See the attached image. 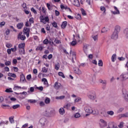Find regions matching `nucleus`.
I'll return each instance as SVG.
<instances>
[{
	"mask_svg": "<svg viewBox=\"0 0 128 128\" xmlns=\"http://www.w3.org/2000/svg\"><path fill=\"white\" fill-rule=\"evenodd\" d=\"M122 118H128V112H126L122 115Z\"/></svg>",
	"mask_w": 128,
	"mask_h": 128,
	"instance_id": "obj_52",
	"label": "nucleus"
},
{
	"mask_svg": "<svg viewBox=\"0 0 128 128\" xmlns=\"http://www.w3.org/2000/svg\"><path fill=\"white\" fill-rule=\"evenodd\" d=\"M66 98L65 96H56V100H64V98Z\"/></svg>",
	"mask_w": 128,
	"mask_h": 128,
	"instance_id": "obj_27",
	"label": "nucleus"
},
{
	"mask_svg": "<svg viewBox=\"0 0 128 128\" xmlns=\"http://www.w3.org/2000/svg\"><path fill=\"white\" fill-rule=\"evenodd\" d=\"M70 44L72 46H74L76 44V41L74 40H72L71 42H70Z\"/></svg>",
	"mask_w": 128,
	"mask_h": 128,
	"instance_id": "obj_33",
	"label": "nucleus"
},
{
	"mask_svg": "<svg viewBox=\"0 0 128 128\" xmlns=\"http://www.w3.org/2000/svg\"><path fill=\"white\" fill-rule=\"evenodd\" d=\"M58 74L60 76H61L63 78H64L66 76H64V73L62 72H58Z\"/></svg>",
	"mask_w": 128,
	"mask_h": 128,
	"instance_id": "obj_35",
	"label": "nucleus"
},
{
	"mask_svg": "<svg viewBox=\"0 0 128 128\" xmlns=\"http://www.w3.org/2000/svg\"><path fill=\"white\" fill-rule=\"evenodd\" d=\"M8 124V121H6V122L1 121L0 122V126H3V124Z\"/></svg>",
	"mask_w": 128,
	"mask_h": 128,
	"instance_id": "obj_39",
	"label": "nucleus"
},
{
	"mask_svg": "<svg viewBox=\"0 0 128 128\" xmlns=\"http://www.w3.org/2000/svg\"><path fill=\"white\" fill-rule=\"evenodd\" d=\"M28 102H30V104H36V100H28Z\"/></svg>",
	"mask_w": 128,
	"mask_h": 128,
	"instance_id": "obj_32",
	"label": "nucleus"
},
{
	"mask_svg": "<svg viewBox=\"0 0 128 128\" xmlns=\"http://www.w3.org/2000/svg\"><path fill=\"white\" fill-rule=\"evenodd\" d=\"M39 122L42 126H44L46 124V118H42L40 119Z\"/></svg>",
	"mask_w": 128,
	"mask_h": 128,
	"instance_id": "obj_8",
	"label": "nucleus"
},
{
	"mask_svg": "<svg viewBox=\"0 0 128 128\" xmlns=\"http://www.w3.org/2000/svg\"><path fill=\"white\" fill-rule=\"evenodd\" d=\"M42 72L46 73L48 72V68H46V67H44L42 68Z\"/></svg>",
	"mask_w": 128,
	"mask_h": 128,
	"instance_id": "obj_42",
	"label": "nucleus"
},
{
	"mask_svg": "<svg viewBox=\"0 0 128 128\" xmlns=\"http://www.w3.org/2000/svg\"><path fill=\"white\" fill-rule=\"evenodd\" d=\"M22 26H24V23L20 22L17 24V28L18 30H21V28H22Z\"/></svg>",
	"mask_w": 128,
	"mask_h": 128,
	"instance_id": "obj_22",
	"label": "nucleus"
},
{
	"mask_svg": "<svg viewBox=\"0 0 128 128\" xmlns=\"http://www.w3.org/2000/svg\"><path fill=\"white\" fill-rule=\"evenodd\" d=\"M9 120H10V122L11 124H12V123H14V118H12V117H10V118H9Z\"/></svg>",
	"mask_w": 128,
	"mask_h": 128,
	"instance_id": "obj_63",
	"label": "nucleus"
},
{
	"mask_svg": "<svg viewBox=\"0 0 128 128\" xmlns=\"http://www.w3.org/2000/svg\"><path fill=\"white\" fill-rule=\"evenodd\" d=\"M10 64H12V62H10V61H7L5 62V65L7 66H10Z\"/></svg>",
	"mask_w": 128,
	"mask_h": 128,
	"instance_id": "obj_53",
	"label": "nucleus"
},
{
	"mask_svg": "<svg viewBox=\"0 0 128 128\" xmlns=\"http://www.w3.org/2000/svg\"><path fill=\"white\" fill-rule=\"evenodd\" d=\"M80 98L78 97L76 98H75L74 100V102L76 104V102H80Z\"/></svg>",
	"mask_w": 128,
	"mask_h": 128,
	"instance_id": "obj_49",
	"label": "nucleus"
},
{
	"mask_svg": "<svg viewBox=\"0 0 128 128\" xmlns=\"http://www.w3.org/2000/svg\"><path fill=\"white\" fill-rule=\"evenodd\" d=\"M76 18L77 19V20H82V16H80V14H77L76 16Z\"/></svg>",
	"mask_w": 128,
	"mask_h": 128,
	"instance_id": "obj_47",
	"label": "nucleus"
},
{
	"mask_svg": "<svg viewBox=\"0 0 128 128\" xmlns=\"http://www.w3.org/2000/svg\"><path fill=\"white\" fill-rule=\"evenodd\" d=\"M100 122L101 123V126L102 128H105V126H108V123L104 121V119H100Z\"/></svg>",
	"mask_w": 128,
	"mask_h": 128,
	"instance_id": "obj_11",
	"label": "nucleus"
},
{
	"mask_svg": "<svg viewBox=\"0 0 128 128\" xmlns=\"http://www.w3.org/2000/svg\"><path fill=\"white\" fill-rule=\"evenodd\" d=\"M20 82H26V78H24V74H21L20 75Z\"/></svg>",
	"mask_w": 128,
	"mask_h": 128,
	"instance_id": "obj_16",
	"label": "nucleus"
},
{
	"mask_svg": "<svg viewBox=\"0 0 128 128\" xmlns=\"http://www.w3.org/2000/svg\"><path fill=\"white\" fill-rule=\"evenodd\" d=\"M107 114H108L109 116H114V112L112 110L108 111L106 112Z\"/></svg>",
	"mask_w": 128,
	"mask_h": 128,
	"instance_id": "obj_30",
	"label": "nucleus"
},
{
	"mask_svg": "<svg viewBox=\"0 0 128 128\" xmlns=\"http://www.w3.org/2000/svg\"><path fill=\"white\" fill-rule=\"evenodd\" d=\"M121 78H122L123 80H128V74H123L120 76Z\"/></svg>",
	"mask_w": 128,
	"mask_h": 128,
	"instance_id": "obj_17",
	"label": "nucleus"
},
{
	"mask_svg": "<svg viewBox=\"0 0 128 128\" xmlns=\"http://www.w3.org/2000/svg\"><path fill=\"white\" fill-rule=\"evenodd\" d=\"M30 28H28L26 27L24 28V29L23 30V34H26L27 38H28L30 36Z\"/></svg>",
	"mask_w": 128,
	"mask_h": 128,
	"instance_id": "obj_6",
	"label": "nucleus"
},
{
	"mask_svg": "<svg viewBox=\"0 0 128 128\" xmlns=\"http://www.w3.org/2000/svg\"><path fill=\"white\" fill-rule=\"evenodd\" d=\"M50 102V98H46L45 99V104H48Z\"/></svg>",
	"mask_w": 128,
	"mask_h": 128,
	"instance_id": "obj_38",
	"label": "nucleus"
},
{
	"mask_svg": "<svg viewBox=\"0 0 128 128\" xmlns=\"http://www.w3.org/2000/svg\"><path fill=\"white\" fill-rule=\"evenodd\" d=\"M60 8L62 10H68V6H64V4H60Z\"/></svg>",
	"mask_w": 128,
	"mask_h": 128,
	"instance_id": "obj_36",
	"label": "nucleus"
},
{
	"mask_svg": "<svg viewBox=\"0 0 128 128\" xmlns=\"http://www.w3.org/2000/svg\"><path fill=\"white\" fill-rule=\"evenodd\" d=\"M12 63V64H18V60H16V59H13Z\"/></svg>",
	"mask_w": 128,
	"mask_h": 128,
	"instance_id": "obj_54",
	"label": "nucleus"
},
{
	"mask_svg": "<svg viewBox=\"0 0 128 128\" xmlns=\"http://www.w3.org/2000/svg\"><path fill=\"white\" fill-rule=\"evenodd\" d=\"M118 127L120 128H124V122H120V124L118 125Z\"/></svg>",
	"mask_w": 128,
	"mask_h": 128,
	"instance_id": "obj_62",
	"label": "nucleus"
},
{
	"mask_svg": "<svg viewBox=\"0 0 128 128\" xmlns=\"http://www.w3.org/2000/svg\"><path fill=\"white\" fill-rule=\"evenodd\" d=\"M108 32V30L106 27H104L101 30V32L104 33V32Z\"/></svg>",
	"mask_w": 128,
	"mask_h": 128,
	"instance_id": "obj_50",
	"label": "nucleus"
},
{
	"mask_svg": "<svg viewBox=\"0 0 128 128\" xmlns=\"http://www.w3.org/2000/svg\"><path fill=\"white\" fill-rule=\"evenodd\" d=\"M19 54H26V50L24 49H19Z\"/></svg>",
	"mask_w": 128,
	"mask_h": 128,
	"instance_id": "obj_26",
	"label": "nucleus"
},
{
	"mask_svg": "<svg viewBox=\"0 0 128 128\" xmlns=\"http://www.w3.org/2000/svg\"><path fill=\"white\" fill-rule=\"evenodd\" d=\"M68 26V22L66 21H64L62 23V24L61 26L62 28H66V26Z\"/></svg>",
	"mask_w": 128,
	"mask_h": 128,
	"instance_id": "obj_24",
	"label": "nucleus"
},
{
	"mask_svg": "<svg viewBox=\"0 0 128 128\" xmlns=\"http://www.w3.org/2000/svg\"><path fill=\"white\" fill-rule=\"evenodd\" d=\"M42 82H44V84H45L46 86L48 83V80H46V78H43L42 79Z\"/></svg>",
	"mask_w": 128,
	"mask_h": 128,
	"instance_id": "obj_40",
	"label": "nucleus"
},
{
	"mask_svg": "<svg viewBox=\"0 0 128 128\" xmlns=\"http://www.w3.org/2000/svg\"><path fill=\"white\" fill-rule=\"evenodd\" d=\"M8 76H11L12 78H16V75L12 73H9Z\"/></svg>",
	"mask_w": 128,
	"mask_h": 128,
	"instance_id": "obj_37",
	"label": "nucleus"
},
{
	"mask_svg": "<svg viewBox=\"0 0 128 128\" xmlns=\"http://www.w3.org/2000/svg\"><path fill=\"white\" fill-rule=\"evenodd\" d=\"M54 68H55V70H60V63L56 64L54 65Z\"/></svg>",
	"mask_w": 128,
	"mask_h": 128,
	"instance_id": "obj_25",
	"label": "nucleus"
},
{
	"mask_svg": "<svg viewBox=\"0 0 128 128\" xmlns=\"http://www.w3.org/2000/svg\"><path fill=\"white\" fill-rule=\"evenodd\" d=\"M92 63L94 64H95L96 66H98V62H96V60H92Z\"/></svg>",
	"mask_w": 128,
	"mask_h": 128,
	"instance_id": "obj_61",
	"label": "nucleus"
},
{
	"mask_svg": "<svg viewBox=\"0 0 128 128\" xmlns=\"http://www.w3.org/2000/svg\"><path fill=\"white\" fill-rule=\"evenodd\" d=\"M31 12H33L34 14H38V12H36V10H34V8H31Z\"/></svg>",
	"mask_w": 128,
	"mask_h": 128,
	"instance_id": "obj_55",
	"label": "nucleus"
},
{
	"mask_svg": "<svg viewBox=\"0 0 128 128\" xmlns=\"http://www.w3.org/2000/svg\"><path fill=\"white\" fill-rule=\"evenodd\" d=\"M5 92H12V88H7Z\"/></svg>",
	"mask_w": 128,
	"mask_h": 128,
	"instance_id": "obj_60",
	"label": "nucleus"
},
{
	"mask_svg": "<svg viewBox=\"0 0 128 128\" xmlns=\"http://www.w3.org/2000/svg\"><path fill=\"white\" fill-rule=\"evenodd\" d=\"M11 52H16V46H14V48H11Z\"/></svg>",
	"mask_w": 128,
	"mask_h": 128,
	"instance_id": "obj_46",
	"label": "nucleus"
},
{
	"mask_svg": "<svg viewBox=\"0 0 128 128\" xmlns=\"http://www.w3.org/2000/svg\"><path fill=\"white\" fill-rule=\"evenodd\" d=\"M111 38L112 40H118V33L114 31L112 34Z\"/></svg>",
	"mask_w": 128,
	"mask_h": 128,
	"instance_id": "obj_7",
	"label": "nucleus"
},
{
	"mask_svg": "<svg viewBox=\"0 0 128 128\" xmlns=\"http://www.w3.org/2000/svg\"><path fill=\"white\" fill-rule=\"evenodd\" d=\"M40 22H42L44 24H46V22H50V18H48V16H40Z\"/></svg>",
	"mask_w": 128,
	"mask_h": 128,
	"instance_id": "obj_2",
	"label": "nucleus"
},
{
	"mask_svg": "<svg viewBox=\"0 0 128 128\" xmlns=\"http://www.w3.org/2000/svg\"><path fill=\"white\" fill-rule=\"evenodd\" d=\"M98 66H103L102 60H98Z\"/></svg>",
	"mask_w": 128,
	"mask_h": 128,
	"instance_id": "obj_45",
	"label": "nucleus"
},
{
	"mask_svg": "<svg viewBox=\"0 0 128 128\" xmlns=\"http://www.w3.org/2000/svg\"><path fill=\"white\" fill-rule=\"evenodd\" d=\"M52 26L54 28H58V24H56V22H53L52 23Z\"/></svg>",
	"mask_w": 128,
	"mask_h": 128,
	"instance_id": "obj_59",
	"label": "nucleus"
},
{
	"mask_svg": "<svg viewBox=\"0 0 128 128\" xmlns=\"http://www.w3.org/2000/svg\"><path fill=\"white\" fill-rule=\"evenodd\" d=\"M87 96L90 98V100H94L96 98V94L94 91H90L88 93Z\"/></svg>",
	"mask_w": 128,
	"mask_h": 128,
	"instance_id": "obj_1",
	"label": "nucleus"
},
{
	"mask_svg": "<svg viewBox=\"0 0 128 128\" xmlns=\"http://www.w3.org/2000/svg\"><path fill=\"white\" fill-rule=\"evenodd\" d=\"M92 38H93L94 42H98V35H92Z\"/></svg>",
	"mask_w": 128,
	"mask_h": 128,
	"instance_id": "obj_23",
	"label": "nucleus"
},
{
	"mask_svg": "<svg viewBox=\"0 0 128 128\" xmlns=\"http://www.w3.org/2000/svg\"><path fill=\"white\" fill-rule=\"evenodd\" d=\"M100 84H102L103 86H106V80H100Z\"/></svg>",
	"mask_w": 128,
	"mask_h": 128,
	"instance_id": "obj_28",
	"label": "nucleus"
},
{
	"mask_svg": "<svg viewBox=\"0 0 128 128\" xmlns=\"http://www.w3.org/2000/svg\"><path fill=\"white\" fill-rule=\"evenodd\" d=\"M54 42H56V44H60V40H58L57 38H56L54 40Z\"/></svg>",
	"mask_w": 128,
	"mask_h": 128,
	"instance_id": "obj_57",
	"label": "nucleus"
},
{
	"mask_svg": "<svg viewBox=\"0 0 128 128\" xmlns=\"http://www.w3.org/2000/svg\"><path fill=\"white\" fill-rule=\"evenodd\" d=\"M114 8L115 11H111L112 14H120V10H118V8H116V6H114Z\"/></svg>",
	"mask_w": 128,
	"mask_h": 128,
	"instance_id": "obj_9",
	"label": "nucleus"
},
{
	"mask_svg": "<svg viewBox=\"0 0 128 128\" xmlns=\"http://www.w3.org/2000/svg\"><path fill=\"white\" fill-rule=\"evenodd\" d=\"M116 58V54H114L112 56V61L114 62V60Z\"/></svg>",
	"mask_w": 128,
	"mask_h": 128,
	"instance_id": "obj_34",
	"label": "nucleus"
},
{
	"mask_svg": "<svg viewBox=\"0 0 128 128\" xmlns=\"http://www.w3.org/2000/svg\"><path fill=\"white\" fill-rule=\"evenodd\" d=\"M59 113L62 114V116L63 114H66V111L64 110V108H61L58 110Z\"/></svg>",
	"mask_w": 128,
	"mask_h": 128,
	"instance_id": "obj_18",
	"label": "nucleus"
},
{
	"mask_svg": "<svg viewBox=\"0 0 128 128\" xmlns=\"http://www.w3.org/2000/svg\"><path fill=\"white\" fill-rule=\"evenodd\" d=\"M100 10L104 12H106V7L105 6H101L100 7Z\"/></svg>",
	"mask_w": 128,
	"mask_h": 128,
	"instance_id": "obj_58",
	"label": "nucleus"
},
{
	"mask_svg": "<svg viewBox=\"0 0 128 128\" xmlns=\"http://www.w3.org/2000/svg\"><path fill=\"white\" fill-rule=\"evenodd\" d=\"M70 106H72V103H66L64 105L63 108L66 110H70Z\"/></svg>",
	"mask_w": 128,
	"mask_h": 128,
	"instance_id": "obj_14",
	"label": "nucleus"
},
{
	"mask_svg": "<svg viewBox=\"0 0 128 128\" xmlns=\"http://www.w3.org/2000/svg\"><path fill=\"white\" fill-rule=\"evenodd\" d=\"M122 92L124 98L125 100L128 102V92L126 89H123Z\"/></svg>",
	"mask_w": 128,
	"mask_h": 128,
	"instance_id": "obj_4",
	"label": "nucleus"
},
{
	"mask_svg": "<svg viewBox=\"0 0 128 128\" xmlns=\"http://www.w3.org/2000/svg\"><path fill=\"white\" fill-rule=\"evenodd\" d=\"M84 110L86 112H88V114H96V112H94L92 108L90 106L85 107Z\"/></svg>",
	"mask_w": 128,
	"mask_h": 128,
	"instance_id": "obj_3",
	"label": "nucleus"
},
{
	"mask_svg": "<svg viewBox=\"0 0 128 128\" xmlns=\"http://www.w3.org/2000/svg\"><path fill=\"white\" fill-rule=\"evenodd\" d=\"M20 106L18 104H15L12 106V108H14V110H16V108H18Z\"/></svg>",
	"mask_w": 128,
	"mask_h": 128,
	"instance_id": "obj_41",
	"label": "nucleus"
},
{
	"mask_svg": "<svg viewBox=\"0 0 128 128\" xmlns=\"http://www.w3.org/2000/svg\"><path fill=\"white\" fill-rule=\"evenodd\" d=\"M6 48H12V44H10V43H8L6 44Z\"/></svg>",
	"mask_w": 128,
	"mask_h": 128,
	"instance_id": "obj_64",
	"label": "nucleus"
},
{
	"mask_svg": "<svg viewBox=\"0 0 128 128\" xmlns=\"http://www.w3.org/2000/svg\"><path fill=\"white\" fill-rule=\"evenodd\" d=\"M114 32L119 34L120 32V26L118 25L114 27Z\"/></svg>",
	"mask_w": 128,
	"mask_h": 128,
	"instance_id": "obj_13",
	"label": "nucleus"
},
{
	"mask_svg": "<svg viewBox=\"0 0 128 128\" xmlns=\"http://www.w3.org/2000/svg\"><path fill=\"white\" fill-rule=\"evenodd\" d=\"M80 34H76V35L73 34V40H76V42H80Z\"/></svg>",
	"mask_w": 128,
	"mask_h": 128,
	"instance_id": "obj_10",
	"label": "nucleus"
},
{
	"mask_svg": "<svg viewBox=\"0 0 128 128\" xmlns=\"http://www.w3.org/2000/svg\"><path fill=\"white\" fill-rule=\"evenodd\" d=\"M74 72L75 74H78V76H80V74H82V70H80L78 68H76Z\"/></svg>",
	"mask_w": 128,
	"mask_h": 128,
	"instance_id": "obj_15",
	"label": "nucleus"
},
{
	"mask_svg": "<svg viewBox=\"0 0 128 128\" xmlns=\"http://www.w3.org/2000/svg\"><path fill=\"white\" fill-rule=\"evenodd\" d=\"M74 118H80V114L79 112H76L74 115Z\"/></svg>",
	"mask_w": 128,
	"mask_h": 128,
	"instance_id": "obj_31",
	"label": "nucleus"
},
{
	"mask_svg": "<svg viewBox=\"0 0 128 128\" xmlns=\"http://www.w3.org/2000/svg\"><path fill=\"white\" fill-rule=\"evenodd\" d=\"M22 7L23 8V9L24 10H26V4L25 2H24L22 4Z\"/></svg>",
	"mask_w": 128,
	"mask_h": 128,
	"instance_id": "obj_51",
	"label": "nucleus"
},
{
	"mask_svg": "<svg viewBox=\"0 0 128 128\" xmlns=\"http://www.w3.org/2000/svg\"><path fill=\"white\" fill-rule=\"evenodd\" d=\"M22 88V87L20 86H14V90H20Z\"/></svg>",
	"mask_w": 128,
	"mask_h": 128,
	"instance_id": "obj_29",
	"label": "nucleus"
},
{
	"mask_svg": "<svg viewBox=\"0 0 128 128\" xmlns=\"http://www.w3.org/2000/svg\"><path fill=\"white\" fill-rule=\"evenodd\" d=\"M24 46H26V44L24 43H20L18 44V48L19 49H24Z\"/></svg>",
	"mask_w": 128,
	"mask_h": 128,
	"instance_id": "obj_20",
	"label": "nucleus"
},
{
	"mask_svg": "<svg viewBox=\"0 0 128 128\" xmlns=\"http://www.w3.org/2000/svg\"><path fill=\"white\" fill-rule=\"evenodd\" d=\"M18 38L21 40H24L26 38V34L23 33L22 34V32H20L18 36Z\"/></svg>",
	"mask_w": 128,
	"mask_h": 128,
	"instance_id": "obj_5",
	"label": "nucleus"
},
{
	"mask_svg": "<svg viewBox=\"0 0 128 128\" xmlns=\"http://www.w3.org/2000/svg\"><path fill=\"white\" fill-rule=\"evenodd\" d=\"M124 34L126 38H128V28H126L124 30Z\"/></svg>",
	"mask_w": 128,
	"mask_h": 128,
	"instance_id": "obj_21",
	"label": "nucleus"
},
{
	"mask_svg": "<svg viewBox=\"0 0 128 128\" xmlns=\"http://www.w3.org/2000/svg\"><path fill=\"white\" fill-rule=\"evenodd\" d=\"M43 44H48V40L47 38L45 39L43 41Z\"/></svg>",
	"mask_w": 128,
	"mask_h": 128,
	"instance_id": "obj_56",
	"label": "nucleus"
},
{
	"mask_svg": "<svg viewBox=\"0 0 128 128\" xmlns=\"http://www.w3.org/2000/svg\"><path fill=\"white\" fill-rule=\"evenodd\" d=\"M81 12L82 16H86V10L84 8L81 9Z\"/></svg>",
	"mask_w": 128,
	"mask_h": 128,
	"instance_id": "obj_44",
	"label": "nucleus"
},
{
	"mask_svg": "<svg viewBox=\"0 0 128 128\" xmlns=\"http://www.w3.org/2000/svg\"><path fill=\"white\" fill-rule=\"evenodd\" d=\"M89 46H88V44L84 45L83 50H84L85 54H86L88 52V50Z\"/></svg>",
	"mask_w": 128,
	"mask_h": 128,
	"instance_id": "obj_19",
	"label": "nucleus"
},
{
	"mask_svg": "<svg viewBox=\"0 0 128 128\" xmlns=\"http://www.w3.org/2000/svg\"><path fill=\"white\" fill-rule=\"evenodd\" d=\"M74 6H78V7L80 6V1H78V0L75 2Z\"/></svg>",
	"mask_w": 128,
	"mask_h": 128,
	"instance_id": "obj_48",
	"label": "nucleus"
},
{
	"mask_svg": "<svg viewBox=\"0 0 128 128\" xmlns=\"http://www.w3.org/2000/svg\"><path fill=\"white\" fill-rule=\"evenodd\" d=\"M42 48H44V47L42 46H38L36 48V50H42Z\"/></svg>",
	"mask_w": 128,
	"mask_h": 128,
	"instance_id": "obj_43",
	"label": "nucleus"
},
{
	"mask_svg": "<svg viewBox=\"0 0 128 128\" xmlns=\"http://www.w3.org/2000/svg\"><path fill=\"white\" fill-rule=\"evenodd\" d=\"M60 86H62V84L58 82H56L54 84V88L56 90H58L60 88Z\"/></svg>",
	"mask_w": 128,
	"mask_h": 128,
	"instance_id": "obj_12",
	"label": "nucleus"
}]
</instances>
